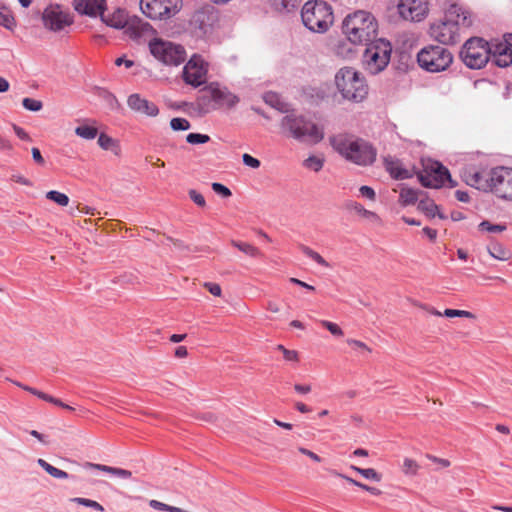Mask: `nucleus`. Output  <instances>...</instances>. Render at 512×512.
<instances>
[{"label": "nucleus", "mask_w": 512, "mask_h": 512, "mask_svg": "<svg viewBox=\"0 0 512 512\" xmlns=\"http://www.w3.org/2000/svg\"><path fill=\"white\" fill-rule=\"evenodd\" d=\"M443 315L447 318H454V317H463V318H469V319H475L476 316L470 311L466 310H457V309H445L443 311Z\"/></svg>", "instance_id": "42"}, {"label": "nucleus", "mask_w": 512, "mask_h": 512, "mask_svg": "<svg viewBox=\"0 0 512 512\" xmlns=\"http://www.w3.org/2000/svg\"><path fill=\"white\" fill-rule=\"evenodd\" d=\"M42 20L45 28L58 32L73 23L70 13L59 4H51L45 8L42 14Z\"/></svg>", "instance_id": "16"}, {"label": "nucleus", "mask_w": 512, "mask_h": 512, "mask_svg": "<svg viewBox=\"0 0 512 512\" xmlns=\"http://www.w3.org/2000/svg\"><path fill=\"white\" fill-rule=\"evenodd\" d=\"M210 140V137L206 134L190 133L186 136V141L189 144H204Z\"/></svg>", "instance_id": "46"}, {"label": "nucleus", "mask_w": 512, "mask_h": 512, "mask_svg": "<svg viewBox=\"0 0 512 512\" xmlns=\"http://www.w3.org/2000/svg\"><path fill=\"white\" fill-rule=\"evenodd\" d=\"M242 160L246 166H249L253 169H257L260 167V161L247 153L243 154Z\"/></svg>", "instance_id": "53"}, {"label": "nucleus", "mask_w": 512, "mask_h": 512, "mask_svg": "<svg viewBox=\"0 0 512 512\" xmlns=\"http://www.w3.org/2000/svg\"><path fill=\"white\" fill-rule=\"evenodd\" d=\"M264 100L267 104L271 105L272 107L278 108L277 105L279 104V99L276 94L267 93L264 96Z\"/></svg>", "instance_id": "59"}, {"label": "nucleus", "mask_w": 512, "mask_h": 512, "mask_svg": "<svg viewBox=\"0 0 512 512\" xmlns=\"http://www.w3.org/2000/svg\"><path fill=\"white\" fill-rule=\"evenodd\" d=\"M75 134L83 139L92 140L98 135V129L95 126L81 125L75 128Z\"/></svg>", "instance_id": "36"}, {"label": "nucleus", "mask_w": 512, "mask_h": 512, "mask_svg": "<svg viewBox=\"0 0 512 512\" xmlns=\"http://www.w3.org/2000/svg\"><path fill=\"white\" fill-rule=\"evenodd\" d=\"M127 104L130 109L135 112L144 114L149 117H155L159 113L157 105L145 98H142L139 94H132L128 97Z\"/></svg>", "instance_id": "22"}, {"label": "nucleus", "mask_w": 512, "mask_h": 512, "mask_svg": "<svg viewBox=\"0 0 512 512\" xmlns=\"http://www.w3.org/2000/svg\"><path fill=\"white\" fill-rule=\"evenodd\" d=\"M302 22L310 31L326 32L334 22V15L330 5L324 1H308L301 11Z\"/></svg>", "instance_id": "7"}, {"label": "nucleus", "mask_w": 512, "mask_h": 512, "mask_svg": "<svg viewBox=\"0 0 512 512\" xmlns=\"http://www.w3.org/2000/svg\"><path fill=\"white\" fill-rule=\"evenodd\" d=\"M455 196H456V199L460 202L467 203L470 200L468 193L465 191L457 190L455 192Z\"/></svg>", "instance_id": "62"}, {"label": "nucleus", "mask_w": 512, "mask_h": 512, "mask_svg": "<svg viewBox=\"0 0 512 512\" xmlns=\"http://www.w3.org/2000/svg\"><path fill=\"white\" fill-rule=\"evenodd\" d=\"M377 22L374 16L363 10L356 11L346 16L342 29L347 39L356 45L367 44L377 34Z\"/></svg>", "instance_id": "3"}, {"label": "nucleus", "mask_w": 512, "mask_h": 512, "mask_svg": "<svg viewBox=\"0 0 512 512\" xmlns=\"http://www.w3.org/2000/svg\"><path fill=\"white\" fill-rule=\"evenodd\" d=\"M231 245L251 257L261 256L260 250L249 243L231 240Z\"/></svg>", "instance_id": "35"}, {"label": "nucleus", "mask_w": 512, "mask_h": 512, "mask_svg": "<svg viewBox=\"0 0 512 512\" xmlns=\"http://www.w3.org/2000/svg\"><path fill=\"white\" fill-rule=\"evenodd\" d=\"M101 20L107 25L115 29H123L126 23L127 15L124 10L117 9L111 15H105L104 11L100 14Z\"/></svg>", "instance_id": "26"}, {"label": "nucleus", "mask_w": 512, "mask_h": 512, "mask_svg": "<svg viewBox=\"0 0 512 512\" xmlns=\"http://www.w3.org/2000/svg\"><path fill=\"white\" fill-rule=\"evenodd\" d=\"M473 23L470 12L453 4L444 13L443 18L433 22L429 28L430 37L443 45L459 42L461 34Z\"/></svg>", "instance_id": "1"}, {"label": "nucleus", "mask_w": 512, "mask_h": 512, "mask_svg": "<svg viewBox=\"0 0 512 512\" xmlns=\"http://www.w3.org/2000/svg\"><path fill=\"white\" fill-rule=\"evenodd\" d=\"M359 192L363 197L368 198L371 201H374L376 198L375 191L369 186H361Z\"/></svg>", "instance_id": "56"}, {"label": "nucleus", "mask_w": 512, "mask_h": 512, "mask_svg": "<svg viewBox=\"0 0 512 512\" xmlns=\"http://www.w3.org/2000/svg\"><path fill=\"white\" fill-rule=\"evenodd\" d=\"M149 50L154 58L169 66H179L187 57L183 46L159 38L149 42Z\"/></svg>", "instance_id": "10"}, {"label": "nucleus", "mask_w": 512, "mask_h": 512, "mask_svg": "<svg viewBox=\"0 0 512 512\" xmlns=\"http://www.w3.org/2000/svg\"><path fill=\"white\" fill-rule=\"evenodd\" d=\"M491 191L499 198L512 200V168L498 167L490 171Z\"/></svg>", "instance_id": "15"}, {"label": "nucleus", "mask_w": 512, "mask_h": 512, "mask_svg": "<svg viewBox=\"0 0 512 512\" xmlns=\"http://www.w3.org/2000/svg\"><path fill=\"white\" fill-rule=\"evenodd\" d=\"M355 485L359 486L361 489L369 492L372 495H380L384 492V489L381 487H376L374 485H368L363 482H353Z\"/></svg>", "instance_id": "50"}, {"label": "nucleus", "mask_w": 512, "mask_h": 512, "mask_svg": "<svg viewBox=\"0 0 512 512\" xmlns=\"http://www.w3.org/2000/svg\"><path fill=\"white\" fill-rule=\"evenodd\" d=\"M301 251L309 258H311L313 261H315L320 266L328 268L330 265L329 263L316 251L311 249L308 246L301 245L300 246Z\"/></svg>", "instance_id": "38"}, {"label": "nucleus", "mask_w": 512, "mask_h": 512, "mask_svg": "<svg viewBox=\"0 0 512 512\" xmlns=\"http://www.w3.org/2000/svg\"><path fill=\"white\" fill-rule=\"evenodd\" d=\"M347 344L352 346V347H355V348H358V349H362L368 353H371L372 350L370 347H368L364 342L360 341V340H356V339H347Z\"/></svg>", "instance_id": "55"}, {"label": "nucleus", "mask_w": 512, "mask_h": 512, "mask_svg": "<svg viewBox=\"0 0 512 512\" xmlns=\"http://www.w3.org/2000/svg\"><path fill=\"white\" fill-rule=\"evenodd\" d=\"M31 153H32V158L33 160L38 164V165H41L43 166L45 164V160L44 158L42 157L41 155V152L38 148L36 147H33L31 149Z\"/></svg>", "instance_id": "58"}, {"label": "nucleus", "mask_w": 512, "mask_h": 512, "mask_svg": "<svg viewBox=\"0 0 512 512\" xmlns=\"http://www.w3.org/2000/svg\"><path fill=\"white\" fill-rule=\"evenodd\" d=\"M13 146L11 142L3 137H0V150L2 151H11Z\"/></svg>", "instance_id": "64"}, {"label": "nucleus", "mask_w": 512, "mask_h": 512, "mask_svg": "<svg viewBox=\"0 0 512 512\" xmlns=\"http://www.w3.org/2000/svg\"><path fill=\"white\" fill-rule=\"evenodd\" d=\"M418 209L428 217L433 218L437 215L440 219H446V216L439 211V206L433 200H420Z\"/></svg>", "instance_id": "28"}, {"label": "nucleus", "mask_w": 512, "mask_h": 512, "mask_svg": "<svg viewBox=\"0 0 512 512\" xmlns=\"http://www.w3.org/2000/svg\"><path fill=\"white\" fill-rule=\"evenodd\" d=\"M398 12L405 20L419 22L428 13L427 2L425 0H399Z\"/></svg>", "instance_id": "17"}, {"label": "nucleus", "mask_w": 512, "mask_h": 512, "mask_svg": "<svg viewBox=\"0 0 512 512\" xmlns=\"http://www.w3.org/2000/svg\"><path fill=\"white\" fill-rule=\"evenodd\" d=\"M74 501L77 502V503L83 504V505H85L87 507L94 508V509H96L98 511H103L104 510L102 505H100L98 502L90 500V499L75 498Z\"/></svg>", "instance_id": "52"}, {"label": "nucleus", "mask_w": 512, "mask_h": 512, "mask_svg": "<svg viewBox=\"0 0 512 512\" xmlns=\"http://www.w3.org/2000/svg\"><path fill=\"white\" fill-rule=\"evenodd\" d=\"M280 126L289 137L302 143L317 144L324 137L321 128L301 115L291 113L284 116Z\"/></svg>", "instance_id": "6"}, {"label": "nucleus", "mask_w": 512, "mask_h": 512, "mask_svg": "<svg viewBox=\"0 0 512 512\" xmlns=\"http://www.w3.org/2000/svg\"><path fill=\"white\" fill-rule=\"evenodd\" d=\"M97 142H98V145L103 150H110L116 156H119L121 154V147H120V144H119L118 140L113 139L109 135H107L105 133H101L98 136V141Z\"/></svg>", "instance_id": "29"}, {"label": "nucleus", "mask_w": 512, "mask_h": 512, "mask_svg": "<svg viewBox=\"0 0 512 512\" xmlns=\"http://www.w3.org/2000/svg\"><path fill=\"white\" fill-rule=\"evenodd\" d=\"M84 468L96 469V470L102 471V472L106 473V475L108 477H111V478L126 479V478H131L134 476L132 471H130V470L117 468V467H111V466L102 465V464H94V463H90V462H86L84 464Z\"/></svg>", "instance_id": "25"}, {"label": "nucleus", "mask_w": 512, "mask_h": 512, "mask_svg": "<svg viewBox=\"0 0 512 512\" xmlns=\"http://www.w3.org/2000/svg\"><path fill=\"white\" fill-rule=\"evenodd\" d=\"M190 199L199 207H205L206 201L204 196L196 191L195 189H191L188 192Z\"/></svg>", "instance_id": "49"}, {"label": "nucleus", "mask_w": 512, "mask_h": 512, "mask_svg": "<svg viewBox=\"0 0 512 512\" xmlns=\"http://www.w3.org/2000/svg\"><path fill=\"white\" fill-rule=\"evenodd\" d=\"M211 187L215 193L224 198H228L232 195L231 190L221 183L214 182L212 183Z\"/></svg>", "instance_id": "48"}, {"label": "nucleus", "mask_w": 512, "mask_h": 512, "mask_svg": "<svg viewBox=\"0 0 512 512\" xmlns=\"http://www.w3.org/2000/svg\"><path fill=\"white\" fill-rule=\"evenodd\" d=\"M218 20V11L212 5H205L193 15V22L204 32Z\"/></svg>", "instance_id": "21"}, {"label": "nucleus", "mask_w": 512, "mask_h": 512, "mask_svg": "<svg viewBox=\"0 0 512 512\" xmlns=\"http://www.w3.org/2000/svg\"><path fill=\"white\" fill-rule=\"evenodd\" d=\"M334 84L342 99L353 102H363L369 92L365 77L353 67H342L334 76Z\"/></svg>", "instance_id": "2"}, {"label": "nucleus", "mask_w": 512, "mask_h": 512, "mask_svg": "<svg viewBox=\"0 0 512 512\" xmlns=\"http://www.w3.org/2000/svg\"><path fill=\"white\" fill-rule=\"evenodd\" d=\"M426 457L432 461V462H435L437 464H439L440 468H447L450 466V461L447 460V459H442V458H438L436 456H433V455H430V454H427Z\"/></svg>", "instance_id": "57"}, {"label": "nucleus", "mask_w": 512, "mask_h": 512, "mask_svg": "<svg viewBox=\"0 0 512 512\" xmlns=\"http://www.w3.org/2000/svg\"><path fill=\"white\" fill-rule=\"evenodd\" d=\"M73 4L78 13L92 17L105 11V0H74Z\"/></svg>", "instance_id": "23"}, {"label": "nucleus", "mask_w": 512, "mask_h": 512, "mask_svg": "<svg viewBox=\"0 0 512 512\" xmlns=\"http://www.w3.org/2000/svg\"><path fill=\"white\" fill-rule=\"evenodd\" d=\"M203 286L214 296L220 297L222 289L219 284L213 282H205Z\"/></svg>", "instance_id": "54"}, {"label": "nucleus", "mask_w": 512, "mask_h": 512, "mask_svg": "<svg viewBox=\"0 0 512 512\" xmlns=\"http://www.w3.org/2000/svg\"><path fill=\"white\" fill-rule=\"evenodd\" d=\"M208 64L199 55H193L185 64L182 71L184 82L193 87H199L206 83Z\"/></svg>", "instance_id": "14"}, {"label": "nucleus", "mask_w": 512, "mask_h": 512, "mask_svg": "<svg viewBox=\"0 0 512 512\" xmlns=\"http://www.w3.org/2000/svg\"><path fill=\"white\" fill-rule=\"evenodd\" d=\"M391 45L388 41L379 39L369 44L363 54L364 68L375 75L383 71L390 62Z\"/></svg>", "instance_id": "9"}, {"label": "nucleus", "mask_w": 512, "mask_h": 512, "mask_svg": "<svg viewBox=\"0 0 512 512\" xmlns=\"http://www.w3.org/2000/svg\"><path fill=\"white\" fill-rule=\"evenodd\" d=\"M115 65H125L126 68H131L134 65V62L132 60L125 59L124 57H119L115 60Z\"/></svg>", "instance_id": "63"}, {"label": "nucleus", "mask_w": 512, "mask_h": 512, "mask_svg": "<svg viewBox=\"0 0 512 512\" xmlns=\"http://www.w3.org/2000/svg\"><path fill=\"white\" fill-rule=\"evenodd\" d=\"M351 468L356 470L363 478L366 479H376L379 477L376 470L372 468L362 469L354 466H352Z\"/></svg>", "instance_id": "51"}, {"label": "nucleus", "mask_w": 512, "mask_h": 512, "mask_svg": "<svg viewBox=\"0 0 512 512\" xmlns=\"http://www.w3.org/2000/svg\"><path fill=\"white\" fill-rule=\"evenodd\" d=\"M283 356H284V359L287 361H293V362L298 361V352L295 350L286 349L283 352Z\"/></svg>", "instance_id": "60"}, {"label": "nucleus", "mask_w": 512, "mask_h": 512, "mask_svg": "<svg viewBox=\"0 0 512 512\" xmlns=\"http://www.w3.org/2000/svg\"><path fill=\"white\" fill-rule=\"evenodd\" d=\"M38 464L45 470L47 471V473L53 477V478H67L68 477V474L63 471V470H60L52 465H50L49 463H47L45 460L43 459H38Z\"/></svg>", "instance_id": "39"}, {"label": "nucleus", "mask_w": 512, "mask_h": 512, "mask_svg": "<svg viewBox=\"0 0 512 512\" xmlns=\"http://www.w3.org/2000/svg\"><path fill=\"white\" fill-rule=\"evenodd\" d=\"M420 465L411 458H404L401 464V471L406 477H415L418 475Z\"/></svg>", "instance_id": "34"}, {"label": "nucleus", "mask_w": 512, "mask_h": 512, "mask_svg": "<svg viewBox=\"0 0 512 512\" xmlns=\"http://www.w3.org/2000/svg\"><path fill=\"white\" fill-rule=\"evenodd\" d=\"M347 208L354 211L358 215L364 217V218H376L377 215L364 208V206L358 202H351L347 205Z\"/></svg>", "instance_id": "41"}, {"label": "nucleus", "mask_w": 512, "mask_h": 512, "mask_svg": "<svg viewBox=\"0 0 512 512\" xmlns=\"http://www.w3.org/2000/svg\"><path fill=\"white\" fill-rule=\"evenodd\" d=\"M488 253L495 259L505 261L511 256L510 252L499 243H491L487 247Z\"/></svg>", "instance_id": "32"}, {"label": "nucleus", "mask_w": 512, "mask_h": 512, "mask_svg": "<svg viewBox=\"0 0 512 512\" xmlns=\"http://www.w3.org/2000/svg\"><path fill=\"white\" fill-rule=\"evenodd\" d=\"M465 183L478 190H491L490 173L485 174L475 168H466L462 173Z\"/></svg>", "instance_id": "20"}, {"label": "nucleus", "mask_w": 512, "mask_h": 512, "mask_svg": "<svg viewBox=\"0 0 512 512\" xmlns=\"http://www.w3.org/2000/svg\"><path fill=\"white\" fill-rule=\"evenodd\" d=\"M23 390H25V391H27V392L37 396L38 398H40V399H42L44 401L52 403V404H54L56 406H59L61 408H64V409H67V410H70V411L74 410L73 407L69 406L68 404L63 403L60 399L55 398V397H53V396H51V395H49L47 393H44V392H42L40 390H37L36 388H33V387L25 385L23 387Z\"/></svg>", "instance_id": "27"}, {"label": "nucleus", "mask_w": 512, "mask_h": 512, "mask_svg": "<svg viewBox=\"0 0 512 512\" xmlns=\"http://www.w3.org/2000/svg\"><path fill=\"white\" fill-rule=\"evenodd\" d=\"M46 198L51 201H54L55 203L63 207L69 204V197L66 194L56 190H51L47 192Z\"/></svg>", "instance_id": "40"}, {"label": "nucleus", "mask_w": 512, "mask_h": 512, "mask_svg": "<svg viewBox=\"0 0 512 512\" xmlns=\"http://www.w3.org/2000/svg\"><path fill=\"white\" fill-rule=\"evenodd\" d=\"M181 5V0H140L142 13L152 20L171 17L180 10Z\"/></svg>", "instance_id": "13"}, {"label": "nucleus", "mask_w": 512, "mask_h": 512, "mask_svg": "<svg viewBox=\"0 0 512 512\" xmlns=\"http://www.w3.org/2000/svg\"><path fill=\"white\" fill-rule=\"evenodd\" d=\"M319 323L326 328L333 336L342 337L344 335L343 330L336 323L328 320H320Z\"/></svg>", "instance_id": "45"}, {"label": "nucleus", "mask_w": 512, "mask_h": 512, "mask_svg": "<svg viewBox=\"0 0 512 512\" xmlns=\"http://www.w3.org/2000/svg\"><path fill=\"white\" fill-rule=\"evenodd\" d=\"M490 57L499 67H507L512 64V35L504 41L493 40L490 43Z\"/></svg>", "instance_id": "18"}, {"label": "nucleus", "mask_w": 512, "mask_h": 512, "mask_svg": "<svg viewBox=\"0 0 512 512\" xmlns=\"http://www.w3.org/2000/svg\"><path fill=\"white\" fill-rule=\"evenodd\" d=\"M418 191L412 188L403 187L399 195V203L402 206L414 205L418 201Z\"/></svg>", "instance_id": "30"}, {"label": "nucleus", "mask_w": 512, "mask_h": 512, "mask_svg": "<svg viewBox=\"0 0 512 512\" xmlns=\"http://www.w3.org/2000/svg\"><path fill=\"white\" fill-rule=\"evenodd\" d=\"M22 104L25 109L33 112H37L42 109V102L32 98H24Z\"/></svg>", "instance_id": "47"}, {"label": "nucleus", "mask_w": 512, "mask_h": 512, "mask_svg": "<svg viewBox=\"0 0 512 512\" xmlns=\"http://www.w3.org/2000/svg\"><path fill=\"white\" fill-rule=\"evenodd\" d=\"M420 183L427 188H440L446 181L450 187H455L457 183L452 180L446 167L439 162H429L424 165L422 171L418 173Z\"/></svg>", "instance_id": "12"}, {"label": "nucleus", "mask_w": 512, "mask_h": 512, "mask_svg": "<svg viewBox=\"0 0 512 512\" xmlns=\"http://www.w3.org/2000/svg\"><path fill=\"white\" fill-rule=\"evenodd\" d=\"M478 228L481 231H487V232H491V233H500V232H503L504 230H506V226L505 225L492 224V223H490L487 220L482 221L478 225Z\"/></svg>", "instance_id": "43"}, {"label": "nucleus", "mask_w": 512, "mask_h": 512, "mask_svg": "<svg viewBox=\"0 0 512 512\" xmlns=\"http://www.w3.org/2000/svg\"><path fill=\"white\" fill-rule=\"evenodd\" d=\"M13 130L15 132V134L21 139V140H25V141H29L30 140V137L29 135L25 132V130L17 125H13Z\"/></svg>", "instance_id": "61"}, {"label": "nucleus", "mask_w": 512, "mask_h": 512, "mask_svg": "<svg viewBox=\"0 0 512 512\" xmlns=\"http://www.w3.org/2000/svg\"><path fill=\"white\" fill-rule=\"evenodd\" d=\"M270 5L279 12H290L298 7L300 0H269Z\"/></svg>", "instance_id": "31"}, {"label": "nucleus", "mask_w": 512, "mask_h": 512, "mask_svg": "<svg viewBox=\"0 0 512 512\" xmlns=\"http://www.w3.org/2000/svg\"><path fill=\"white\" fill-rule=\"evenodd\" d=\"M170 127L174 131H185V130H188L191 127V125L187 119L177 117V118L171 119Z\"/></svg>", "instance_id": "44"}, {"label": "nucleus", "mask_w": 512, "mask_h": 512, "mask_svg": "<svg viewBox=\"0 0 512 512\" xmlns=\"http://www.w3.org/2000/svg\"><path fill=\"white\" fill-rule=\"evenodd\" d=\"M324 158L311 155L303 161V166L314 172H319L324 166Z\"/></svg>", "instance_id": "37"}, {"label": "nucleus", "mask_w": 512, "mask_h": 512, "mask_svg": "<svg viewBox=\"0 0 512 512\" xmlns=\"http://www.w3.org/2000/svg\"><path fill=\"white\" fill-rule=\"evenodd\" d=\"M0 25L11 31L16 26L15 18L11 11L5 6H0Z\"/></svg>", "instance_id": "33"}, {"label": "nucleus", "mask_w": 512, "mask_h": 512, "mask_svg": "<svg viewBox=\"0 0 512 512\" xmlns=\"http://www.w3.org/2000/svg\"><path fill=\"white\" fill-rule=\"evenodd\" d=\"M460 56L467 67L480 69L490 58V43L482 38H471L463 45Z\"/></svg>", "instance_id": "11"}, {"label": "nucleus", "mask_w": 512, "mask_h": 512, "mask_svg": "<svg viewBox=\"0 0 512 512\" xmlns=\"http://www.w3.org/2000/svg\"><path fill=\"white\" fill-rule=\"evenodd\" d=\"M332 145L341 156L356 165L368 166L376 160V149L364 140L338 136L332 139Z\"/></svg>", "instance_id": "4"}, {"label": "nucleus", "mask_w": 512, "mask_h": 512, "mask_svg": "<svg viewBox=\"0 0 512 512\" xmlns=\"http://www.w3.org/2000/svg\"><path fill=\"white\" fill-rule=\"evenodd\" d=\"M384 167L393 179L404 180L409 179L413 174L402 166L399 159L392 156H386L383 159Z\"/></svg>", "instance_id": "24"}, {"label": "nucleus", "mask_w": 512, "mask_h": 512, "mask_svg": "<svg viewBox=\"0 0 512 512\" xmlns=\"http://www.w3.org/2000/svg\"><path fill=\"white\" fill-rule=\"evenodd\" d=\"M239 102V97L217 82L205 86L197 97L195 106L199 113L207 114L221 107L233 108Z\"/></svg>", "instance_id": "5"}, {"label": "nucleus", "mask_w": 512, "mask_h": 512, "mask_svg": "<svg viewBox=\"0 0 512 512\" xmlns=\"http://www.w3.org/2000/svg\"><path fill=\"white\" fill-rule=\"evenodd\" d=\"M123 29H125V34L133 40L153 32L152 26L136 15L127 17Z\"/></svg>", "instance_id": "19"}, {"label": "nucleus", "mask_w": 512, "mask_h": 512, "mask_svg": "<svg viewBox=\"0 0 512 512\" xmlns=\"http://www.w3.org/2000/svg\"><path fill=\"white\" fill-rule=\"evenodd\" d=\"M453 61L452 53L442 46L429 45L422 48L417 54L419 66L431 73L446 70Z\"/></svg>", "instance_id": "8"}]
</instances>
